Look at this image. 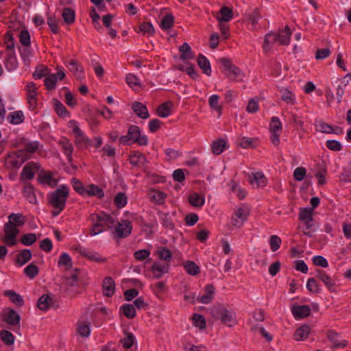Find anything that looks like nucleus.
Returning <instances> with one entry per match:
<instances>
[{
  "instance_id": "nucleus-15",
  "label": "nucleus",
  "mask_w": 351,
  "mask_h": 351,
  "mask_svg": "<svg viewBox=\"0 0 351 351\" xmlns=\"http://www.w3.org/2000/svg\"><path fill=\"white\" fill-rule=\"evenodd\" d=\"M5 243L8 245H14L16 244V237L19 233V230L14 226L11 223H6L5 224Z\"/></svg>"
},
{
  "instance_id": "nucleus-61",
  "label": "nucleus",
  "mask_w": 351,
  "mask_h": 351,
  "mask_svg": "<svg viewBox=\"0 0 351 351\" xmlns=\"http://www.w3.org/2000/svg\"><path fill=\"white\" fill-rule=\"evenodd\" d=\"M57 82V76L56 74H50L45 79V85L47 90H53L55 88Z\"/></svg>"
},
{
  "instance_id": "nucleus-53",
  "label": "nucleus",
  "mask_w": 351,
  "mask_h": 351,
  "mask_svg": "<svg viewBox=\"0 0 351 351\" xmlns=\"http://www.w3.org/2000/svg\"><path fill=\"white\" fill-rule=\"evenodd\" d=\"M54 109L60 117H65L69 115V112L65 106L57 99H54Z\"/></svg>"
},
{
  "instance_id": "nucleus-3",
  "label": "nucleus",
  "mask_w": 351,
  "mask_h": 351,
  "mask_svg": "<svg viewBox=\"0 0 351 351\" xmlns=\"http://www.w3.org/2000/svg\"><path fill=\"white\" fill-rule=\"evenodd\" d=\"M291 30L287 25L285 30L282 31V33H268L265 36L263 49L265 52H267L271 49V45L274 43H280L281 45H287L290 41Z\"/></svg>"
},
{
  "instance_id": "nucleus-8",
  "label": "nucleus",
  "mask_w": 351,
  "mask_h": 351,
  "mask_svg": "<svg viewBox=\"0 0 351 351\" xmlns=\"http://www.w3.org/2000/svg\"><path fill=\"white\" fill-rule=\"evenodd\" d=\"M27 160H29V156H27L23 151L17 150L8 156L6 163L10 168L18 169Z\"/></svg>"
},
{
  "instance_id": "nucleus-27",
  "label": "nucleus",
  "mask_w": 351,
  "mask_h": 351,
  "mask_svg": "<svg viewBox=\"0 0 351 351\" xmlns=\"http://www.w3.org/2000/svg\"><path fill=\"white\" fill-rule=\"evenodd\" d=\"M311 328L308 325H302L295 330L293 335L294 339L296 341H304L308 337Z\"/></svg>"
},
{
  "instance_id": "nucleus-40",
  "label": "nucleus",
  "mask_w": 351,
  "mask_h": 351,
  "mask_svg": "<svg viewBox=\"0 0 351 351\" xmlns=\"http://www.w3.org/2000/svg\"><path fill=\"white\" fill-rule=\"evenodd\" d=\"M86 195L97 196L101 199L104 197V193L98 186L90 184L87 187V189H86Z\"/></svg>"
},
{
  "instance_id": "nucleus-34",
  "label": "nucleus",
  "mask_w": 351,
  "mask_h": 351,
  "mask_svg": "<svg viewBox=\"0 0 351 351\" xmlns=\"http://www.w3.org/2000/svg\"><path fill=\"white\" fill-rule=\"evenodd\" d=\"M172 103L169 101L160 105L157 108V114L160 117H167L171 114V107Z\"/></svg>"
},
{
  "instance_id": "nucleus-35",
  "label": "nucleus",
  "mask_w": 351,
  "mask_h": 351,
  "mask_svg": "<svg viewBox=\"0 0 351 351\" xmlns=\"http://www.w3.org/2000/svg\"><path fill=\"white\" fill-rule=\"evenodd\" d=\"M205 291L206 294L198 299V301L202 304H208L213 298V295L215 293V288L212 285H208L205 287Z\"/></svg>"
},
{
  "instance_id": "nucleus-38",
  "label": "nucleus",
  "mask_w": 351,
  "mask_h": 351,
  "mask_svg": "<svg viewBox=\"0 0 351 351\" xmlns=\"http://www.w3.org/2000/svg\"><path fill=\"white\" fill-rule=\"evenodd\" d=\"M19 52L22 60L25 65H29L30 63V58L32 56V49L29 45L19 47Z\"/></svg>"
},
{
  "instance_id": "nucleus-62",
  "label": "nucleus",
  "mask_w": 351,
  "mask_h": 351,
  "mask_svg": "<svg viewBox=\"0 0 351 351\" xmlns=\"http://www.w3.org/2000/svg\"><path fill=\"white\" fill-rule=\"evenodd\" d=\"M48 74V68L44 65H40L36 68L33 73L34 79H41L43 77L47 76Z\"/></svg>"
},
{
  "instance_id": "nucleus-60",
  "label": "nucleus",
  "mask_w": 351,
  "mask_h": 351,
  "mask_svg": "<svg viewBox=\"0 0 351 351\" xmlns=\"http://www.w3.org/2000/svg\"><path fill=\"white\" fill-rule=\"evenodd\" d=\"M38 272V267L32 263L28 265L24 269V273L31 279L34 278Z\"/></svg>"
},
{
  "instance_id": "nucleus-2",
  "label": "nucleus",
  "mask_w": 351,
  "mask_h": 351,
  "mask_svg": "<svg viewBox=\"0 0 351 351\" xmlns=\"http://www.w3.org/2000/svg\"><path fill=\"white\" fill-rule=\"evenodd\" d=\"M93 226L90 229L91 236L97 235L106 230L112 229L116 222L115 219L105 213H93L89 217Z\"/></svg>"
},
{
  "instance_id": "nucleus-42",
  "label": "nucleus",
  "mask_w": 351,
  "mask_h": 351,
  "mask_svg": "<svg viewBox=\"0 0 351 351\" xmlns=\"http://www.w3.org/2000/svg\"><path fill=\"white\" fill-rule=\"evenodd\" d=\"M9 221L8 223H11V224H14V226H21L25 222V219L22 214L20 213H12L8 217Z\"/></svg>"
},
{
  "instance_id": "nucleus-4",
  "label": "nucleus",
  "mask_w": 351,
  "mask_h": 351,
  "mask_svg": "<svg viewBox=\"0 0 351 351\" xmlns=\"http://www.w3.org/2000/svg\"><path fill=\"white\" fill-rule=\"evenodd\" d=\"M120 143L129 145L130 143H136L139 145L144 146L148 143L147 136L142 134L139 127L136 125L130 126L127 134L119 138Z\"/></svg>"
},
{
  "instance_id": "nucleus-32",
  "label": "nucleus",
  "mask_w": 351,
  "mask_h": 351,
  "mask_svg": "<svg viewBox=\"0 0 351 351\" xmlns=\"http://www.w3.org/2000/svg\"><path fill=\"white\" fill-rule=\"evenodd\" d=\"M4 295L9 298L10 301L17 305L21 306L24 304V300L21 295L12 290H8L4 292Z\"/></svg>"
},
{
  "instance_id": "nucleus-50",
  "label": "nucleus",
  "mask_w": 351,
  "mask_h": 351,
  "mask_svg": "<svg viewBox=\"0 0 351 351\" xmlns=\"http://www.w3.org/2000/svg\"><path fill=\"white\" fill-rule=\"evenodd\" d=\"M157 254L160 260L169 262L172 258L171 252L165 247H160L157 251Z\"/></svg>"
},
{
  "instance_id": "nucleus-23",
  "label": "nucleus",
  "mask_w": 351,
  "mask_h": 351,
  "mask_svg": "<svg viewBox=\"0 0 351 351\" xmlns=\"http://www.w3.org/2000/svg\"><path fill=\"white\" fill-rule=\"evenodd\" d=\"M115 283L111 277H106L103 281V293L107 297L114 293Z\"/></svg>"
},
{
  "instance_id": "nucleus-6",
  "label": "nucleus",
  "mask_w": 351,
  "mask_h": 351,
  "mask_svg": "<svg viewBox=\"0 0 351 351\" xmlns=\"http://www.w3.org/2000/svg\"><path fill=\"white\" fill-rule=\"evenodd\" d=\"M80 270L75 269L69 276L64 278V287L66 291L71 295H75L80 293V280L78 278V271Z\"/></svg>"
},
{
  "instance_id": "nucleus-49",
  "label": "nucleus",
  "mask_w": 351,
  "mask_h": 351,
  "mask_svg": "<svg viewBox=\"0 0 351 351\" xmlns=\"http://www.w3.org/2000/svg\"><path fill=\"white\" fill-rule=\"evenodd\" d=\"M149 195L150 198L158 204H162L166 198V195L163 192L159 191H151Z\"/></svg>"
},
{
  "instance_id": "nucleus-54",
  "label": "nucleus",
  "mask_w": 351,
  "mask_h": 351,
  "mask_svg": "<svg viewBox=\"0 0 351 351\" xmlns=\"http://www.w3.org/2000/svg\"><path fill=\"white\" fill-rule=\"evenodd\" d=\"M282 123L280 119L277 117H273L271 119L269 130L270 132H278L280 133L282 131Z\"/></svg>"
},
{
  "instance_id": "nucleus-52",
  "label": "nucleus",
  "mask_w": 351,
  "mask_h": 351,
  "mask_svg": "<svg viewBox=\"0 0 351 351\" xmlns=\"http://www.w3.org/2000/svg\"><path fill=\"white\" fill-rule=\"evenodd\" d=\"M173 16L171 14H167L162 18L160 23V27L162 29H169L173 27Z\"/></svg>"
},
{
  "instance_id": "nucleus-7",
  "label": "nucleus",
  "mask_w": 351,
  "mask_h": 351,
  "mask_svg": "<svg viewBox=\"0 0 351 351\" xmlns=\"http://www.w3.org/2000/svg\"><path fill=\"white\" fill-rule=\"evenodd\" d=\"M114 237L115 239H123L128 237L132 230V223L129 220H122L121 222L117 221L114 226Z\"/></svg>"
},
{
  "instance_id": "nucleus-9",
  "label": "nucleus",
  "mask_w": 351,
  "mask_h": 351,
  "mask_svg": "<svg viewBox=\"0 0 351 351\" xmlns=\"http://www.w3.org/2000/svg\"><path fill=\"white\" fill-rule=\"evenodd\" d=\"M249 215L250 211L245 206L236 208L232 215V225L234 227L240 228L243 223L247 221Z\"/></svg>"
},
{
  "instance_id": "nucleus-11",
  "label": "nucleus",
  "mask_w": 351,
  "mask_h": 351,
  "mask_svg": "<svg viewBox=\"0 0 351 351\" xmlns=\"http://www.w3.org/2000/svg\"><path fill=\"white\" fill-rule=\"evenodd\" d=\"M2 317L3 321L10 326H16L20 324L21 316L12 308L5 309L3 313Z\"/></svg>"
},
{
  "instance_id": "nucleus-12",
  "label": "nucleus",
  "mask_w": 351,
  "mask_h": 351,
  "mask_svg": "<svg viewBox=\"0 0 351 351\" xmlns=\"http://www.w3.org/2000/svg\"><path fill=\"white\" fill-rule=\"evenodd\" d=\"M327 338L331 342L332 348H343L348 344L347 341L343 339L340 334L332 330L327 332Z\"/></svg>"
},
{
  "instance_id": "nucleus-59",
  "label": "nucleus",
  "mask_w": 351,
  "mask_h": 351,
  "mask_svg": "<svg viewBox=\"0 0 351 351\" xmlns=\"http://www.w3.org/2000/svg\"><path fill=\"white\" fill-rule=\"evenodd\" d=\"M281 99L288 104H294L295 96L294 95L287 89L282 90L281 91Z\"/></svg>"
},
{
  "instance_id": "nucleus-19",
  "label": "nucleus",
  "mask_w": 351,
  "mask_h": 351,
  "mask_svg": "<svg viewBox=\"0 0 351 351\" xmlns=\"http://www.w3.org/2000/svg\"><path fill=\"white\" fill-rule=\"evenodd\" d=\"M132 109L137 117L146 119L149 117V113L145 105L139 101H134L132 104Z\"/></svg>"
},
{
  "instance_id": "nucleus-51",
  "label": "nucleus",
  "mask_w": 351,
  "mask_h": 351,
  "mask_svg": "<svg viewBox=\"0 0 351 351\" xmlns=\"http://www.w3.org/2000/svg\"><path fill=\"white\" fill-rule=\"evenodd\" d=\"M186 271L191 275L195 276L199 273V267L193 262L188 261L184 264Z\"/></svg>"
},
{
  "instance_id": "nucleus-41",
  "label": "nucleus",
  "mask_w": 351,
  "mask_h": 351,
  "mask_svg": "<svg viewBox=\"0 0 351 351\" xmlns=\"http://www.w3.org/2000/svg\"><path fill=\"white\" fill-rule=\"evenodd\" d=\"M52 303V298L47 295H43L38 300L37 306L42 311H47Z\"/></svg>"
},
{
  "instance_id": "nucleus-20",
  "label": "nucleus",
  "mask_w": 351,
  "mask_h": 351,
  "mask_svg": "<svg viewBox=\"0 0 351 351\" xmlns=\"http://www.w3.org/2000/svg\"><path fill=\"white\" fill-rule=\"evenodd\" d=\"M58 144L62 149L64 154L66 156L69 162H71L73 160L72 154L73 151L72 143L67 138L62 137L60 139Z\"/></svg>"
},
{
  "instance_id": "nucleus-21",
  "label": "nucleus",
  "mask_w": 351,
  "mask_h": 351,
  "mask_svg": "<svg viewBox=\"0 0 351 351\" xmlns=\"http://www.w3.org/2000/svg\"><path fill=\"white\" fill-rule=\"evenodd\" d=\"M18 61L14 51L8 52L5 59V66L7 70L14 71L18 67Z\"/></svg>"
},
{
  "instance_id": "nucleus-58",
  "label": "nucleus",
  "mask_w": 351,
  "mask_h": 351,
  "mask_svg": "<svg viewBox=\"0 0 351 351\" xmlns=\"http://www.w3.org/2000/svg\"><path fill=\"white\" fill-rule=\"evenodd\" d=\"M71 184L74 190L82 195H86V189L82 182L75 178L71 179Z\"/></svg>"
},
{
  "instance_id": "nucleus-57",
  "label": "nucleus",
  "mask_w": 351,
  "mask_h": 351,
  "mask_svg": "<svg viewBox=\"0 0 351 351\" xmlns=\"http://www.w3.org/2000/svg\"><path fill=\"white\" fill-rule=\"evenodd\" d=\"M140 32L144 34H147L148 36H152L155 33V29L153 25L150 22L142 23L139 25Z\"/></svg>"
},
{
  "instance_id": "nucleus-36",
  "label": "nucleus",
  "mask_w": 351,
  "mask_h": 351,
  "mask_svg": "<svg viewBox=\"0 0 351 351\" xmlns=\"http://www.w3.org/2000/svg\"><path fill=\"white\" fill-rule=\"evenodd\" d=\"M220 16L217 17L218 21L221 22H228L230 21L233 17L232 10L226 6L222 7L219 10Z\"/></svg>"
},
{
  "instance_id": "nucleus-39",
  "label": "nucleus",
  "mask_w": 351,
  "mask_h": 351,
  "mask_svg": "<svg viewBox=\"0 0 351 351\" xmlns=\"http://www.w3.org/2000/svg\"><path fill=\"white\" fill-rule=\"evenodd\" d=\"M212 152L215 155L221 154L226 147V143L223 139H217L211 145Z\"/></svg>"
},
{
  "instance_id": "nucleus-1",
  "label": "nucleus",
  "mask_w": 351,
  "mask_h": 351,
  "mask_svg": "<svg viewBox=\"0 0 351 351\" xmlns=\"http://www.w3.org/2000/svg\"><path fill=\"white\" fill-rule=\"evenodd\" d=\"M69 195V189L64 184H61L56 190L47 194L48 204L53 208L51 211L53 217L58 216L64 209Z\"/></svg>"
},
{
  "instance_id": "nucleus-55",
  "label": "nucleus",
  "mask_w": 351,
  "mask_h": 351,
  "mask_svg": "<svg viewBox=\"0 0 351 351\" xmlns=\"http://www.w3.org/2000/svg\"><path fill=\"white\" fill-rule=\"evenodd\" d=\"M299 219L304 221H313V210L310 208H301L299 213Z\"/></svg>"
},
{
  "instance_id": "nucleus-43",
  "label": "nucleus",
  "mask_w": 351,
  "mask_h": 351,
  "mask_svg": "<svg viewBox=\"0 0 351 351\" xmlns=\"http://www.w3.org/2000/svg\"><path fill=\"white\" fill-rule=\"evenodd\" d=\"M62 16L66 24L71 25L75 21V12L69 8H65L63 9Z\"/></svg>"
},
{
  "instance_id": "nucleus-25",
  "label": "nucleus",
  "mask_w": 351,
  "mask_h": 351,
  "mask_svg": "<svg viewBox=\"0 0 351 351\" xmlns=\"http://www.w3.org/2000/svg\"><path fill=\"white\" fill-rule=\"evenodd\" d=\"M39 147L40 143L38 141H32L26 143L24 148L19 150L23 151L27 156H29V159H30L32 156L38 150Z\"/></svg>"
},
{
  "instance_id": "nucleus-46",
  "label": "nucleus",
  "mask_w": 351,
  "mask_h": 351,
  "mask_svg": "<svg viewBox=\"0 0 351 351\" xmlns=\"http://www.w3.org/2000/svg\"><path fill=\"white\" fill-rule=\"evenodd\" d=\"M7 119L10 123L17 125L23 121L24 116L21 111H15L10 113Z\"/></svg>"
},
{
  "instance_id": "nucleus-37",
  "label": "nucleus",
  "mask_w": 351,
  "mask_h": 351,
  "mask_svg": "<svg viewBox=\"0 0 351 351\" xmlns=\"http://www.w3.org/2000/svg\"><path fill=\"white\" fill-rule=\"evenodd\" d=\"M58 267H64L65 270H69L73 267V263L71 256L66 252L62 254L59 258Z\"/></svg>"
},
{
  "instance_id": "nucleus-18",
  "label": "nucleus",
  "mask_w": 351,
  "mask_h": 351,
  "mask_svg": "<svg viewBox=\"0 0 351 351\" xmlns=\"http://www.w3.org/2000/svg\"><path fill=\"white\" fill-rule=\"evenodd\" d=\"M291 312L295 319H303L311 313V309L308 305H294L291 308Z\"/></svg>"
},
{
  "instance_id": "nucleus-48",
  "label": "nucleus",
  "mask_w": 351,
  "mask_h": 351,
  "mask_svg": "<svg viewBox=\"0 0 351 351\" xmlns=\"http://www.w3.org/2000/svg\"><path fill=\"white\" fill-rule=\"evenodd\" d=\"M317 130L322 132V133H326V134H338L336 129H334V128L328 124L327 123H325L324 121H319L318 124L317 125Z\"/></svg>"
},
{
  "instance_id": "nucleus-26",
  "label": "nucleus",
  "mask_w": 351,
  "mask_h": 351,
  "mask_svg": "<svg viewBox=\"0 0 351 351\" xmlns=\"http://www.w3.org/2000/svg\"><path fill=\"white\" fill-rule=\"evenodd\" d=\"M179 51L180 52V59L182 60H189L194 58V53L189 45L187 43H184L179 47Z\"/></svg>"
},
{
  "instance_id": "nucleus-64",
  "label": "nucleus",
  "mask_w": 351,
  "mask_h": 351,
  "mask_svg": "<svg viewBox=\"0 0 351 351\" xmlns=\"http://www.w3.org/2000/svg\"><path fill=\"white\" fill-rule=\"evenodd\" d=\"M307 289L312 293H319V285L317 283L314 278H311L308 280L306 283Z\"/></svg>"
},
{
  "instance_id": "nucleus-56",
  "label": "nucleus",
  "mask_w": 351,
  "mask_h": 351,
  "mask_svg": "<svg viewBox=\"0 0 351 351\" xmlns=\"http://www.w3.org/2000/svg\"><path fill=\"white\" fill-rule=\"evenodd\" d=\"M127 196L124 193H118L114 197V204L119 208H123L127 204Z\"/></svg>"
},
{
  "instance_id": "nucleus-63",
  "label": "nucleus",
  "mask_w": 351,
  "mask_h": 351,
  "mask_svg": "<svg viewBox=\"0 0 351 351\" xmlns=\"http://www.w3.org/2000/svg\"><path fill=\"white\" fill-rule=\"evenodd\" d=\"M161 220L162 226L167 229L172 230L174 228V223L169 213H163L161 215Z\"/></svg>"
},
{
  "instance_id": "nucleus-14",
  "label": "nucleus",
  "mask_w": 351,
  "mask_h": 351,
  "mask_svg": "<svg viewBox=\"0 0 351 351\" xmlns=\"http://www.w3.org/2000/svg\"><path fill=\"white\" fill-rule=\"evenodd\" d=\"M40 168V165L38 163L34 162H30L25 165L23 168V170L21 173V180H32L35 175V171L38 170Z\"/></svg>"
},
{
  "instance_id": "nucleus-13",
  "label": "nucleus",
  "mask_w": 351,
  "mask_h": 351,
  "mask_svg": "<svg viewBox=\"0 0 351 351\" xmlns=\"http://www.w3.org/2000/svg\"><path fill=\"white\" fill-rule=\"evenodd\" d=\"M73 125V132L75 136V143L76 146L81 147L82 145H90L88 138L82 132L81 129L76 125L75 121H71L70 122Z\"/></svg>"
},
{
  "instance_id": "nucleus-16",
  "label": "nucleus",
  "mask_w": 351,
  "mask_h": 351,
  "mask_svg": "<svg viewBox=\"0 0 351 351\" xmlns=\"http://www.w3.org/2000/svg\"><path fill=\"white\" fill-rule=\"evenodd\" d=\"M315 276L324 283L325 286L330 292L335 291V281L332 277L328 275L325 271L317 269Z\"/></svg>"
},
{
  "instance_id": "nucleus-47",
  "label": "nucleus",
  "mask_w": 351,
  "mask_h": 351,
  "mask_svg": "<svg viewBox=\"0 0 351 351\" xmlns=\"http://www.w3.org/2000/svg\"><path fill=\"white\" fill-rule=\"evenodd\" d=\"M0 337L2 341L7 346H12L14 343L15 339L13 334L6 330H2L0 332Z\"/></svg>"
},
{
  "instance_id": "nucleus-10",
  "label": "nucleus",
  "mask_w": 351,
  "mask_h": 351,
  "mask_svg": "<svg viewBox=\"0 0 351 351\" xmlns=\"http://www.w3.org/2000/svg\"><path fill=\"white\" fill-rule=\"evenodd\" d=\"M219 62L222 64L224 68L229 71L228 77L230 80H241L243 77L242 71L237 66L232 64L231 61L228 58H221Z\"/></svg>"
},
{
  "instance_id": "nucleus-5",
  "label": "nucleus",
  "mask_w": 351,
  "mask_h": 351,
  "mask_svg": "<svg viewBox=\"0 0 351 351\" xmlns=\"http://www.w3.org/2000/svg\"><path fill=\"white\" fill-rule=\"evenodd\" d=\"M211 313L215 319L221 320L223 324L229 327L237 324L236 313L222 305L213 307Z\"/></svg>"
},
{
  "instance_id": "nucleus-29",
  "label": "nucleus",
  "mask_w": 351,
  "mask_h": 351,
  "mask_svg": "<svg viewBox=\"0 0 351 351\" xmlns=\"http://www.w3.org/2000/svg\"><path fill=\"white\" fill-rule=\"evenodd\" d=\"M168 270V265H160V263H154L152 266V271L154 278L157 279L160 278L165 274L167 273Z\"/></svg>"
},
{
  "instance_id": "nucleus-24",
  "label": "nucleus",
  "mask_w": 351,
  "mask_h": 351,
  "mask_svg": "<svg viewBox=\"0 0 351 351\" xmlns=\"http://www.w3.org/2000/svg\"><path fill=\"white\" fill-rule=\"evenodd\" d=\"M197 62L199 67L202 70L203 73L210 76L211 75V68L210 62L208 58L202 54L197 56Z\"/></svg>"
},
{
  "instance_id": "nucleus-44",
  "label": "nucleus",
  "mask_w": 351,
  "mask_h": 351,
  "mask_svg": "<svg viewBox=\"0 0 351 351\" xmlns=\"http://www.w3.org/2000/svg\"><path fill=\"white\" fill-rule=\"evenodd\" d=\"M135 337L130 332H126L125 337L120 340V343L125 350L131 348L134 343Z\"/></svg>"
},
{
  "instance_id": "nucleus-33",
  "label": "nucleus",
  "mask_w": 351,
  "mask_h": 351,
  "mask_svg": "<svg viewBox=\"0 0 351 351\" xmlns=\"http://www.w3.org/2000/svg\"><path fill=\"white\" fill-rule=\"evenodd\" d=\"M188 199L190 204L197 208L202 207L205 202L204 197L197 193H193L191 194L189 196Z\"/></svg>"
},
{
  "instance_id": "nucleus-28",
  "label": "nucleus",
  "mask_w": 351,
  "mask_h": 351,
  "mask_svg": "<svg viewBox=\"0 0 351 351\" xmlns=\"http://www.w3.org/2000/svg\"><path fill=\"white\" fill-rule=\"evenodd\" d=\"M38 181L43 184H47L51 187H55L58 184V180L53 178L51 173H40L38 175Z\"/></svg>"
},
{
  "instance_id": "nucleus-45",
  "label": "nucleus",
  "mask_w": 351,
  "mask_h": 351,
  "mask_svg": "<svg viewBox=\"0 0 351 351\" xmlns=\"http://www.w3.org/2000/svg\"><path fill=\"white\" fill-rule=\"evenodd\" d=\"M121 313L128 318L132 319L136 316V310L131 304H124L120 308Z\"/></svg>"
},
{
  "instance_id": "nucleus-30",
  "label": "nucleus",
  "mask_w": 351,
  "mask_h": 351,
  "mask_svg": "<svg viewBox=\"0 0 351 351\" xmlns=\"http://www.w3.org/2000/svg\"><path fill=\"white\" fill-rule=\"evenodd\" d=\"M32 258V252L28 249L23 250L20 252V253L17 255L16 258V263L22 266L25 265L26 263L30 261Z\"/></svg>"
},
{
  "instance_id": "nucleus-17",
  "label": "nucleus",
  "mask_w": 351,
  "mask_h": 351,
  "mask_svg": "<svg viewBox=\"0 0 351 351\" xmlns=\"http://www.w3.org/2000/svg\"><path fill=\"white\" fill-rule=\"evenodd\" d=\"M248 176L249 182L253 187H264L267 183V179L262 172L252 173Z\"/></svg>"
},
{
  "instance_id": "nucleus-22",
  "label": "nucleus",
  "mask_w": 351,
  "mask_h": 351,
  "mask_svg": "<svg viewBox=\"0 0 351 351\" xmlns=\"http://www.w3.org/2000/svg\"><path fill=\"white\" fill-rule=\"evenodd\" d=\"M23 195L26 199L32 204L37 203V199L34 193V188L30 183L25 184L23 190Z\"/></svg>"
},
{
  "instance_id": "nucleus-31",
  "label": "nucleus",
  "mask_w": 351,
  "mask_h": 351,
  "mask_svg": "<svg viewBox=\"0 0 351 351\" xmlns=\"http://www.w3.org/2000/svg\"><path fill=\"white\" fill-rule=\"evenodd\" d=\"M130 163L134 166L144 165L148 162L145 155L138 152H134L130 156Z\"/></svg>"
}]
</instances>
